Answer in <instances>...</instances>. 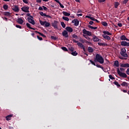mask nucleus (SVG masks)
Here are the masks:
<instances>
[{
	"label": "nucleus",
	"instance_id": "nucleus-1",
	"mask_svg": "<svg viewBox=\"0 0 129 129\" xmlns=\"http://www.w3.org/2000/svg\"><path fill=\"white\" fill-rule=\"evenodd\" d=\"M120 54L121 55H119L118 58L121 60H126L127 57H128L127 53H126V49L124 48L121 49Z\"/></svg>",
	"mask_w": 129,
	"mask_h": 129
},
{
	"label": "nucleus",
	"instance_id": "nucleus-2",
	"mask_svg": "<svg viewBox=\"0 0 129 129\" xmlns=\"http://www.w3.org/2000/svg\"><path fill=\"white\" fill-rule=\"evenodd\" d=\"M94 62H99L100 64H103L104 63V59L100 54L97 53L96 54L95 58H94Z\"/></svg>",
	"mask_w": 129,
	"mask_h": 129
},
{
	"label": "nucleus",
	"instance_id": "nucleus-3",
	"mask_svg": "<svg viewBox=\"0 0 129 129\" xmlns=\"http://www.w3.org/2000/svg\"><path fill=\"white\" fill-rule=\"evenodd\" d=\"M117 72L118 75H119V76H120V77H122V78H126L127 77V75H126V74L120 72V71H119V69L118 68L117 70Z\"/></svg>",
	"mask_w": 129,
	"mask_h": 129
},
{
	"label": "nucleus",
	"instance_id": "nucleus-4",
	"mask_svg": "<svg viewBox=\"0 0 129 129\" xmlns=\"http://www.w3.org/2000/svg\"><path fill=\"white\" fill-rule=\"evenodd\" d=\"M89 61H90V63H91V64H92V65H94V66H96V67H97L98 68H101L102 69V70H104V68H103V67H102L101 66H100L99 64H95V62H94V61H93L92 60L90 59Z\"/></svg>",
	"mask_w": 129,
	"mask_h": 129
},
{
	"label": "nucleus",
	"instance_id": "nucleus-5",
	"mask_svg": "<svg viewBox=\"0 0 129 129\" xmlns=\"http://www.w3.org/2000/svg\"><path fill=\"white\" fill-rule=\"evenodd\" d=\"M12 9L15 13H19V12H20V8H19V6L17 5H14L13 6H12Z\"/></svg>",
	"mask_w": 129,
	"mask_h": 129
},
{
	"label": "nucleus",
	"instance_id": "nucleus-6",
	"mask_svg": "<svg viewBox=\"0 0 129 129\" xmlns=\"http://www.w3.org/2000/svg\"><path fill=\"white\" fill-rule=\"evenodd\" d=\"M29 9L30 8H29V6H23L21 8V11L24 13H30V11H29Z\"/></svg>",
	"mask_w": 129,
	"mask_h": 129
},
{
	"label": "nucleus",
	"instance_id": "nucleus-7",
	"mask_svg": "<svg viewBox=\"0 0 129 129\" xmlns=\"http://www.w3.org/2000/svg\"><path fill=\"white\" fill-rule=\"evenodd\" d=\"M58 24H59L58 21H54L53 22L51 23V26L54 29H58Z\"/></svg>",
	"mask_w": 129,
	"mask_h": 129
},
{
	"label": "nucleus",
	"instance_id": "nucleus-8",
	"mask_svg": "<svg viewBox=\"0 0 129 129\" xmlns=\"http://www.w3.org/2000/svg\"><path fill=\"white\" fill-rule=\"evenodd\" d=\"M83 34L85 35H88V36H91V32L87 31L86 29H84L83 30Z\"/></svg>",
	"mask_w": 129,
	"mask_h": 129
},
{
	"label": "nucleus",
	"instance_id": "nucleus-9",
	"mask_svg": "<svg viewBox=\"0 0 129 129\" xmlns=\"http://www.w3.org/2000/svg\"><path fill=\"white\" fill-rule=\"evenodd\" d=\"M72 22L74 24V25L76 26V27H77V26H79V21L77 19H74V20H73L72 21Z\"/></svg>",
	"mask_w": 129,
	"mask_h": 129
},
{
	"label": "nucleus",
	"instance_id": "nucleus-10",
	"mask_svg": "<svg viewBox=\"0 0 129 129\" xmlns=\"http://www.w3.org/2000/svg\"><path fill=\"white\" fill-rule=\"evenodd\" d=\"M33 19L34 18H31L29 17L27 18V20L29 22V23H30V24H31L32 25H35V20H34Z\"/></svg>",
	"mask_w": 129,
	"mask_h": 129
},
{
	"label": "nucleus",
	"instance_id": "nucleus-11",
	"mask_svg": "<svg viewBox=\"0 0 129 129\" xmlns=\"http://www.w3.org/2000/svg\"><path fill=\"white\" fill-rule=\"evenodd\" d=\"M121 46H124V47H129V42L126 41H121Z\"/></svg>",
	"mask_w": 129,
	"mask_h": 129
},
{
	"label": "nucleus",
	"instance_id": "nucleus-12",
	"mask_svg": "<svg viewBox=\"0 0 129 129\" xmlns=\"http://www.w3.org/2000/svg\"><path fill=\"white\" fill-rule=\"evenodd\" d=\"M62 35L63 37H64L65 38H68V37H69L68 35V32H67L66 30H64L62 32Z\"/></svg>",
	"mask_w": 129,
	"mask_h": 129
},
{
	"label": "nucleus",
	"instance_id": "nucleus-13",
	"mask_svg": "<svg viewBox=\"0 0 129 129\" xmlns=\"http://www.w3.org/2000/svg\"><path fill=\"white\" fill-rule=\"evenodd\" d=\"M93 42H99V41H101V39L98 38V37H97V36H94L93 37Z\"/></svg>",
	"mask_w": 129,
	"mask_h": 129
},
{
	"label": "nucleus",
	"instance_id": "nucleus-14",
	"mask_svg": "<svg viewBox=\"0 0 129 129\" xmlns=\"http://www.w3.org/2000/svg\"><path fill=\"white\" fill-rule=\"evenodd\" d=\"M120 85L122 87H127L128 86V83H127L126 82H123Z\"/></svg>",
	"mask_w": 129,
	"mask_h": 129
},
{
	"label": "nucleus",
	"instance_id": "nucleus-15",
	"mask_svg": "<svg viewBox=\"0 0 129 129\" xmlns=\"http://www.w3.org/2000/svg\"><path fill=\"white\" fill-rule=\"evenodd\" d=\"M66 29L69 33H72L73 32V29L69 26L67 27Z\"/></svg>",
	"mask_w": 129,
	"mask_h": 129
},
{
	"label": "nucleus",
	"instance_id": "nucleus-16",
	"mask_svg": "<svg viewBox=\"0 0 129 129\" xmlns=\"http://www.w3.org/2000/svg\"><path fill=\"white\" fill-rule=\"evenodd\" d=\"M17 23H18V24H20V25H23V23H24V20H23V19L22 18H18L17 20Z\"/></svg>",
	"mask_w": 129,
	"mask_h": 129
},
{
	"label": "nucleus",
	"instance_id": "nucleus-17",
	"mask_svg": "<svg viewBox=\"0 0 129 129\" xmlns=\"http://www.w3.org/2000/svg\"><path fill=\"white\" fill-rule=\"evenodd\" d=\"M121 67L129 68V63H123L121 64Z\"/></svg>",
	"mask_w": 129,
	"mask_h": 129
},
{
	"label": "nucleus",
	"instance_id": "nucleus-18",
	"mask_svg": "<svg viewBox=\"0 0 129 129\" xmlns=\"http://www.w3.org/2000/svg\"><path fill=\"white\" fill-rule=\"evenodd\" d=\"M102 37L105 40H110V39H111L110 37H109V36L106 35H102Z\"/></svg>",
	"mask_w": 129,
	"mask_h": 129
},
{
	"label": "nucleus",
	"instance_id": "nucleus-19",
	"mask_svg": "<svg viewBox=\"0 0 129 129\" xmlns=\"http://www.w3.org/2000/svg\"><path fill=\"white\" fill-rule=\"evenodd\" d=\"M88 51L89 53H93V48L91 46L88 47Z\"/></svg>",
	"mask_w": 129,
	"mask_h": 129
},
{
	"label": "nucleus",
	"instance_id": "nucleus-20",
	"mask_svg": "<svg viewBox=\"0 0 129 129\" xmlns=\"http://www.w3.org/2000/svg\"><path fill=\"white\" fill-rule=\"evenodd\" d=\"M13 117V115L10 114L6 117V120H11V118Z\"/></svg>",
	"mask_w": 129,
	"mask_h": 129
},
{
	"label": "nucleus",
	"instance_id": "nucleus-21",
	"mask_svg": "<svg viewBox=\"0 0 129 129\" xmlns=\"http://www.w3.org/2000/svg\"><path fill=\"white\" fill-rule=\"evenodd\" d=\"M103 33L104 34L103 35H108V36L111 35V33H110L109 32H108L107 31H103Z\"/></svg>",
	"mask_w": 129,
	"mask_h": 129
},
{
	"label": "nucleus",
	"instance_id": "nucleus-22",
	"mask_svg": "<svg viewBox=\"0 0 129 129\" xmlns=\"http://www.w3.org/2000/svg\"><path fill=\"white\" fill-rule=\"evenodd\" d=\"M77 45L79 47L81 48V49H83L85 47L84 45H83V44L82 43H81V42H78Z\"/></svg>",
	"mask_w": 129,
	"mask_h": 129
},
{
	"label": "nucleus",
	"instance_id": "nucleus-23",
	"mask_svg": "<svg viewBox=\"0 0 129 129\" xmlns=\"http://www.w3.org/2000/svg\"><path fill=\"white\" fill-rule=\"evenodd\" d=\"M26 26L27 28L30 29L31 30H35V28L31 27V24H30L29 23H26Z\"/></svg>",
	"mask_w": 129,
	"mask_h": 129
},
{
	"label": "nucleus",
	"instance_id": "nucleus-24",
	"mask_svg": "<svg viewBox=\"0 0 129 129\" xmlns=\"http://www.w3.org/2000/svg\"><path fill=\"white\" fill-rule=\"evenodd\" d=\"M115 9H117L118 6H119V3L115 2L114 4Z\"/></svg>",
	"mask_w": 129,
	"mask_h": 129
},
{
	"label": "nucleus",
	"instance_id": "nucleus-25",
	"mask_svg": "<svg viewBox=\"0 0 129 129\" xmlns=\"http://www.w3.org/2000/svg\"><path fill=\"white\" fill-rule=\"evenodd\" d=\"M62 14H63L64 16L66 17H69L70 16V13H68V12H66L65 11L62 12Z\"/></svg>",
	"mask_w": 129,
	"mask_h": 129
},
{
	"label": "nucleus",
	"instance_id": "nucleus-26",
	"mask_svg": "<svg viewBox=\"0 0 129 129\" xmlns=\"http://www.w3.org/2000/svg\"><path fill=\"white\" fill-rule=\"evenodd\" d=\"M120 39L122 41H125V39H126V37H125V35H122L120 36Z\"/></svg>",
	"mask_w": 129,
	"mask_h": 129
},
{
	"label": "nucleus",
	"instance_id": "nucleus-27",
	"mask_svg": "<svg viewBox=\"0 0 129 129\" xmlns=\"http://www.w3.org/2000/svg\"><path fill=\"white\" fill-rule=\"evenodd\" d=\"M35 32L37 33L38 34H39V35H40V36H41L42 37H43L44 38H46V35H44L43 33L41 32H39L37 31H35Z\"/></svg>",
	"mask_w": 129,
	"mask_h": 129
},
{
	"label": "nucleus",
	"instance_id": "nucleus-28",
	"mask_svg": "<svg viewBox=\"0 0 129 129\" xmlns=\"http://www.w3.org/2000/svg\"><path fill=\"white\" fill-rule=\"evenodd\" d=\"M4 15L7 16V17H11V13L9 12H5L4 13Z\"/></svg>",
	"mask_w": 129,
	"mask_h": 129
},
{
	"label": "nucleus",
	"instance_id": "nucleus-29",
	"mask_svg": "<svg viewBox=\"0 0 129 129\" xmlns=\"http://www.w3.org/2000/svg\"><path fill=\"white\" fill-rule=\"evenodd\" d=\"M50 23H49V22H48L47 21H45V23L44 24V27L47 28L48 27H50Z\"/></svg>",
	"mask_w": 129,
	"mask_h": 129
},
{
	"label": "nucleus",
	"instance_id": "nucleus-30",
	"mask_svg": "<svg viewBox=\"0 0 129 129\" xmlns=\"http://www.w3.org/2000/svg\"><path fill=\"white\" fill-rule=\"evenodd\" d=\"M88 27L89 28V29H92L93 30H96V29H97V27H93L91 25H88Z\"/></svg>",
	"mask_w": 129,
	"mask_h": 129
},
{
	"label": "nucleus",
	"instance_id": "nucleus-31",
	"mask_svg": "<svg viewBox=\"0 0 129 129\" xmlns=\"http://www.w3.org/2000/svg\"><path fill=\"white\" fill-rule=\"evenodd\" d=\"M114 65L116 67H119V62L117 60H116L114 62Z\"/></svg>",
	"mask_w": 129,
	"mask_h": 129
},
{
	"label": "nucleus",
	"instance_id": "nucleus-32",
	"mask_svg": "<svg viewBox=\"0 0 129 129\" xmlns=\"http://www.w3.org/2000/svg\"><path fill=\"white\" fill-rule=\"evenodd\" d=\"M71 54L73 56H77V55H78V53H77L76 51L72 52Z\"/></svg>",
	"mask_w": 129,
	"mask_h": 129
},
{
	"label": "nucleus",
	"instance_id": "nucleus-33",
	"mask_svg": "<svg viewBox=\"0 0 129 129\" xmlns=\"http://www.w3.org/2000/svg\"><path fill=\"white\" fill-rule=\"evenodd\" d=\"M101 24H102V25L103 26H104V27H107V26H108L107 23V22H104V21H102V22H101Z\"/></svg>",
	"mask_w": 129,
	"mask_h": 129
},
{
	"label": "nucleus",
	"instance_id": "nucleus-34",
	"mask_svg": "<svg viewBox=\"0 0 129 129\" xmlns=\"http://www.w3.org/2000/svg\"><path fill=\"white\" fill-rule=\"evenodd\" d=\"M114 84H115V85H116L117 87H120V85L119 84H118V82L117 81H115L114 82Z\"/></svg>",
	"mask_w": 129,
	"mask_h": 129
},
{
	"label": "nucleus",
	"instance_id": "nucleus-35",
	"mask_svg": "<svg viewBox=\"0 0 129 129\" xmlns=\"http://www.w3.org/2000/svg\"><path fill=\"white\" fill-rule=\"evenodd\" d=\"M3 9L5 10V11H7V10L9 9V6H8L7 5H4L3 6Z\"/></svg>",
	"mask_w": 129,
	"mask_h": 129
},
{
	"label": "nucleus",
	"instance_id": "nucleus-36",
	"mask_svg": "<svg viewBox=\"0 0 129 129\" xmlns=\"http://www.w3.org/2000/svg\"><path fill=\"white\" fill-rule=\"evenodd\" d=\"M61 49L63 50V51H64L65 52H68V49L66 47H61Z\"/></svg>",
	"mask_w": 129,
	"mask_h": 129
},
{
	"label": "nucleus",
	"instance_id": "nucleus-37",
	"mask_svg": "<svg viewBox=\"0 0 129 129\" xmlns=\"http://www.w3.org/2000/svg\"><path fill=\"white\" fill-rule=\"evenodd\" d=\"M62 19L67 22H69V18L66 17H62Z\"/></svg>",
	"mask_w": 129,
	"mask_h": 129
},
{
	"label": "nucleus",
	"instance_id": "nucleus-38",
	"mask_svg": "<svg viewBox=\"0 0 129 129\" xmlns=\"http://www.w3.org/2000/svg\"><path fill=\"white\" fill-rule=\"evenodd\" d=\"M39 14L41 17H45L46 16V14L44 13L43 12H39Z\"/></svg>",
	"mask_w": 129,
	"mask_h": 129
},
{
	"label": "nucleus",
	"instance_id": "nucleus-39",
	"mask_svg": "<svg viewBox=\"0 0 129 129\" xmlns=\"http://www.w3.org/2000/svg\"><path fill=\"white\" fill-rule=\"evenodd\" d=\"M60 24L62 28H65V27H66V24H65V23L63 22H61Z\"/></svg>",
	"mask_w": 129,
	"mask_h": 129
},
{
	"label": "nucleus",
	"instance_id": "nucleus-40",
	"mask_svg": "<svg viewBox=\"0 0 129 129\" xmlns=\"http://www.w3.org/2000/svg\"><path fill=\"white\" fill-rule=\"evenodd\" d=\"M45 23H46V21H40V24L41 25V26H45Z\"/></svg>",
	"mask_w": 129,
	"mask_h": 129
},
{
	"label": "nucleus",
	"instance_id": "nucleus-41",
	"mask_svg": "<svg viewBox=\"0 0 129 129\" xmlns=\"http://www.w3.org/2000/svg\"><path fill=\"white\" fill-rule=\"evenodd\" d=\"M26 16H27V17H30V18H31V19H34V17H33V16H32L31 15V14H30V13H27V14H26Z\"/></svg>",
	"mask_w": 129,
	"mask_h": 129
},
{
	"label": "nucleus",
	"instance_id": "nucleus-42",
	"mask_svg": "<svg viewBox=\"0 0 129 129\" xmlns=\"http://www.w3.org/2000/svg\"><path fill=\"white\" fill-rule=\"evenodd\" d=\"M73 38H74L75 39H78V36L76 35V34H73L72 35Z\"/></svg>",
	"mask_w": 129,
	"mask_h": 129
},
{
	"label": "nucleus",
	"instance_id": "nucleus-43",
	"mask_svg": "<svg viewBox=\"0 0 129 129\" xmlns=\"http://www.w3.org/2000/svg\"><path fill=\"white\" fill-rule=\"evenodd\" d=\"M50 38L52 39V40H57V37L55 36H51Z\"/></svg>",
	"mask_w": 129,
	"mask_h": 129
},
{
	"label": "nucleus",
	"instance_id": "nucleus-44",
	"mask_svg": "<svg viewBox=\"0 0 129 129\" xmlns=\"http://www.w3.org/2000/svg\"><path fill=\"white\" fill-rule=\"evenodd\" d=\"M37 39H38V40H39V41H42V40H43V38L40 36H39V35L37 36Z\"/></svg>",
	"mask_w": 129,
	"mask_h": 129
},
{
	"label": "nucleus",
	"instance_id": "nucleus-45",
	"mask_svg": "<svg viewBox=\"0 0 129 129\" xmlns=\"http://www.w3.org/2000/svg\"><path fill=\"white\" fill-rule=\"evenodd\" d=\"M70 51H71V52H74V48L73 47H71L70 48Z\"/></svg>",
	"mask_w": 129,
	"mask_h": 129
},
{
	"label": "nucleus",
	"instance_id": "nucleus-46",
	"mask_svg": "<svg viewBox=\"0 0 129 129\" xmlns=\"http://www.w3.org/2000/svg\"><path fill=\"white\" fill-rule=\"evenodd\" d=\"M24 4H29V1L28 0H22Z\"/></svg>",
	"mask_w": 129,
	"mask_h": 129
},
{
	"label": "nucleus",
	"instance_id": "nucleus-47",
	"mask_svg": "<svg viewBox=\"0 0 129 129\" xmlns=\"http://www.w3.org/2000/svg\"><path fill=\"white\" fill-rule=\"evenodd\" d=\"M84 38L87 39V40H90V37H89V36L84 35Z\"/></svg>",
	"mask_w": 129,
	"mask_h": 129
},
{
	"label": "nucleus",
	"instance_id": "nucleus-48",
	"mask_svg": "<svg viewBox=\"0 0 129 129\" xmlns=\"http://www.w3.org/2000/svg\"><path fill=\"white\" fill-rule=\"evenodd\" d=\"M127 2H128V0H124L123 2V5H126V3H127Z\"/></svg>",
	"mask_w": 129,
	"mask_h": 129
},
{
	"label": "nucleus",
	"instance_id": "nucleus-49",
	"mask_svg": "<svg viewBox=\"0 0 129 129\" xmlns=\"http://www.w3.org/2000/svg\"><path fill=\"white\" fill-rule=\"evenodd\" d=\"M60 8H61V9H64V6H63V5H62V4H61V3L59 2V3H58Z\"/></svg>",
	"mask_w": 129,
	"mask_h": 129
},
{
	"label": "nucleus",
	"instance_id": "nucleus-50",
	"mask_svg": "<svg viewBox=\"0 0 129 129\" xmlns=\"http://www.w3.org/2000/svg\"><path fill=\"white\" fill-rule=\"evenodd\" d=\"M109 77L110 79H111L112 80H113V79H114V78L113 77H112V76H111V75H109Z\"/></svg>",
	"mask_w": 129,
	"mask_h": 129
},
{
	"label": "nucleus",
	"instance_id": "nucleus-51",
	"mask_svg": "<svg viewBox=\"0 0 129 129\" xmlns=\"http://www.w3.org/2000/svg\"><path fill=\"white\" fill-rule=\"evenodd\" d=\"M46 18H49V19H52V17L50 15H47V14H45V16Z\"/></svg>",
	"mask_w": 129,
	"mask_h": 129
},
{
	"label": "nucleus",
	"instance_id": "nucleus-52",
	"mask_svg": "<svg viewBox=\"0 0 129 129\" xmlns=\"http://www.w3.org/2000/svg\"><path fill=\"white\" fill-rule=\"evenodd\" d=\"M16 28H18L19 29H22V26H21L19 25H16Z\"/></svg>",
	"mask_w": 129,
	"mask_h": 129
},
{
	"label": "nucleus",
	"instance_id": "nucleus-53",
	"mask_svg": "<svg viewBox=\"0 0 129 129\" xmlns=\"http://www.w3.org/2000/svg\"><path fill=\"white\" fill-rule=\"evenodd\" d=\"M117 26H118V27H119L120 28H121V27H122V24L118 23Z\"/></svg>",
	"mask_w": 129,
	"mask_h": 129
},
{
	"label": "nucleus",
	"instance_id": "nucleus-54",
	"mask_svg": "<svg viewBox=\"0 0 129 129\" xmlns=\"http://www.w3.org/2000/svg\"><path fill=\"white\" fill-rule=\"evenodd\" d=\"M80 41L81 42V43H85V40H84V39H80Z\"/></svg>",
	"mask_w": 129,
	"mask_h": 129
},
{
	"label": "nucleus",
	"instance_id": "nucleus-55",
	"mask_svg": "<svg viewBox=\"0 0 129 129\" xmlns=\"http://www.w3.org/2000/svg\"><path fill=\"white\" fill-rule=\"evenodd\" d=\"M98 45H99V46H103L104 45V43H98Z\"/></svg>",
	"mask_w": 129,
	"mask_h": 129
},
{
	"label": "nucleus",
	"instance_id": "nucleus-56",
	"mask_svg": "<svg viewBox=\"0 0 129 129\" xmlns=\"http://www.w3.org/2000/svg\"><path fill=\"white\" fill-rule=\"evenodd\" d=\"M93 24H94V22L93 21H91L89 22V24L90 25H93Z\"/></svg>",
	"mask_w": 129,
	"mask_h": 129
},
{
	"label": "nucleus",
	"instance_id": "nucleus-57",
	"mask_svg": "<svg viewBox=\"0 0 129 129\" xmlns=\"http://www.w3.org/2000/svg\"><path fill=\"white\" fill-rule=\"evenodd\" d=\"M106 0H98L99 3H104Z\"/></svg>",
	"mask_w": 129,
	"mask_h": 129
},
{
	"label": "nucleus",
	"instance_id": "nucleus-58",
	"mask_svg": "<svg viewBox=\"0 0 129 129\" xmlns=\"http://www.w3.org/2000/svg\"><path fill=\"white\" fill-rule=\"evenodd\" d=\"M42 7L43 8V10L44 11H47V10H48V8H47V7H46L45 6H42Z\"/></svg>",
	"mask_w": 129,
	"mask_h": 129
},
{
	"label": "nucleus",
	"instance_id": "nucleus-59",
	"mask_svg": "<svg viewBox=\"0 0 129 129\" xmlns=\"http://www.w3.org/2000/svg\"><path fill=\"white\" fill-rule=\"evenodd\" d=\"M126 73L127 74V75H129V68L127 69Z\"/></svg>",
	"mask_w": 129,
	"mask_h": 129
},
{
	"label": "nucleus",
	"instance_id": "nucleus-60",
	"mask_svg": "<svg viewBox=\"0 0 129 129\" xmlns=\"http://www.w3.org/2000/svg\"><path fill=\"white\" fill-rule=\"evenodd\" d=\"M90 19L91 20V21H94L95 20V18H94V17H90Z\"/></svg>",
	"mask_w": 129,
	"mask_h": 129
},
{
	"label": "nucleus",
	"instance_id": "nucleus-61",
	"mask_svg": "<svg viewBox=\"0 0 129 129\" xmlns=\"http://www.w3.org/2000/svg\"><path fill=\"white\" fill-rule=\"evenodd\" d=\"M121 90L124 93H126V92H127V91L126 90Z\"/></svg>",
	"mask_w": 129,
	"mask_h": 129
},
{
	"label": "nucleus",
	"instance_id": "nucleus-62",
	"mask_svg": "<svg viewBox=\"0 0 129 129\" xmlns=\"http://www.w3.org/2000/svg\"><path fill=\"white\" fill-rule=\"evenodd\" d=\"M39 11H43V8L42 7H40L38 8Z\"/></svg>",
	"mask_w": 129,
	"mask_h": 129
},
{
	"label": "nucleus",
	"instance_id": "nucleus-63",
	"mask_svg": "<svg viewBox=\"0 0 129 129\" xmlns=\"http://www.w3.org/2000/svg\"><path fill=\"white\" fill-rule=\"evenodd\" d=\"M73 41H74V43H78V41H77L75 39H73Z\"/></svg>",
	"mask_w": 129,
	"mask_h": 129
},
{
	"label": "nucleus",
	"instance_id": "nucleus-64",
	"mask_svg": "<svg viewBox=\"0 0 129 129\" xmlns=\"http://www.w3.org/2000/svg\"><path fill=\"white\" fill-rule=\"evenodd\" d=\"M41 2H42V0H36V3H41Z\"/></svg>",
	"mask_w": 129,
	"mask_h": 129
}]
</instances>
